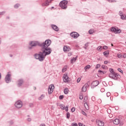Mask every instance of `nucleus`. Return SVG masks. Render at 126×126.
Segmentation results:
<instances>
[{
  "label": "nucleus",
  "instance_id": "nucleus-7",
  "mask_svg": "<svg viewBox=\"0 0 126 126\" xmlns=\"http://www.w3.org/2000/svg\"><path fill=\"white\" fill-rule=\"evenodd\" d=\"M15 106L18 109H20L23 106L22 101L19 100L15 102Z\"/></svg>",
  "mask_w": 126,
  "mask_h": 126
},
{
  "label": "nucleus",
  "instance_id": "nucleus-61",
  "mask_svg": "<svg viewBox=\"0 0 126 126\" xmlns=\"http://www.w3.org/2000/svg\"><path fill=\"white\" fill-rule=\"evenodd\" d=\"M92 99L93 100V101H94V100H95V97L93 96V97H92Z\"/></svg>",
  "mask_w": 126,
  "mask_h": 126
},
{
  "label": "nucleus",
  "instance_id": "nucleus-25",
  "mask_svg": "<svg viewBox=\"0 0 126 126\" xmlns=\"http://www.w3.org/2000/svg\"><path fill=\"white\" fill-rule=\"evenodd\" d=\"M43 6H48V0H46L45 3L42 4Z\"/></svg>",
  "mask_w": 126,
  "mask_h": 126
},
{
  "label": "nucleus",
  "instance_id": "nucleus-34",
  "mask_svg": "<svg viewBox=\"0 0 126 126\" xmlns=\"http://www.w3.org/2000/svg\"><path fill=\"white\" fill-rule=\"evenodd\" d=\"M109 71L110 73H114L115 72H114V69L113 68H110L109 69Z\"/></svg>",
  "mask_w": 126,
  "mask_h": 126
},
{
  "label": "nucleus",
  "instance_id": "nucleus-40",
  "mask_svg": "<svg viewBox=\"0 0 126 126\" xmlns=\"http://www.w3.org/2000/svg\"><path fill=\"white\" fill-rule=\"evenodd\" d=\"M109 2H116V0H108Z\"/></svg>",
  "mask_w": 126,
  "mask_h": 126
},
{
  "label": "nucleus",
  "instance_id": "nucleus-55",
  "mask_svg": "<svg viewBox=\"0 0 126 126\" xmlns=\"http://www.w3.org/2000/svg\"><path fill=\"white\" fill-rule=\"evenodd\" d=\"M122 56L123 57V58L124 59H126V53L123 54V55Z\"/></svg>",
  "mask_w": 126,
  "mask_h": 126
},
{
  "label": "nucleus",
  "instance_id": "nucleus-64",
  "mask_svg": "<svg viewBox=\"0 0 126 126\" xmlns=\"http://www.w3.org/2000/svg\"><path fill=\"white\" fill-rule=\"evenodd\" d=\"M9 56H10V58H12V57H13V56L12 54H10Z\"/></svg>",
  "mask_w": 126,
  "mask_h": 126
},
{
  "label": "nucleus",
  "instance_id": "nucleus-58",
  "mask_svg": "<svg viewBox=\"0 0 126 126\" xmlns=\"http://www.w3.org/2000/svg\"><path fill=\"white\" fill-rule=\"evenodd\" d=\"M53 0H48V5H49V3H50V2H51V1H53Z\"/></svg>",
  "mask_w": 126,
  "mask_h": 126
},
{
  "label": "nucleus",
  "instance_id": "nucleus-35",
  "mask_svg": "<svg viewBox=\"0 0 126 126\" xmlns=\"http://www.w3.org/2000/svg\"><path fill=\"white\" fill-rule=\"evenodd\" d=\"M118 71H119V72H121V73H124L123 70H122V69L120 68H118Z\"/></svg>",
  "mask_w": 126,
  "mask_h": 126
},
{
  "label": "nucleus",
  "instance_id": "nucleus-53",
  "mask_svg": "<svg viewBox=\"0 0 126 126\" xmlns=\"http://www.w3.org/2000/svg\"><path fill=\"white\" fill-rule=\"evenodd\" d=\"M9 124L10 125H13V121H9Z\"/></svg>",
  "mask_w": 126,
  "mask_h": 126
},
{
  "label": "nucleus",
  "instance_id": "nucleus-14",
  "mask_svg": "<svg viewBox=\"0 0 126 126\" xmlns=\"http://www.w3.org/2000/svg\"><path fill=\"white\" fill-rule=\"evenodd\" d=\"M51 27L53 30L58 32L59 31V28L56 25H51Z\"/></svg>",
  "mask_w": 126,
  "mask_h": 126
},
{
  "label": "nucleus",
  "instance_id": "nucleus-20",
  "mask_svg": "<svg viewBox=\"0 0 126 126\" xmlns=\"http://www.w3.org/2000/svg\"><path fill=\"white\" fill-rule=\"evenodd\" d=\"M84 106H85V109H86V110L89 109V107L88 106V104H87V103L85 102L84 103Z\"/></svg>",
  "mask_w": 126,
  "mask_h": 126
},
{
  "label": "nucleus",
  "instance_id": "nucleus-32",
  "mask_svg": "<svg viewBox=\"0 0 126 126\" xmlns=\"http://www.w3.org/2000/svg\"><path fill=\"white\" fill-rule=\"evenodd\" d=\"M89 34H93V33H94V31L92 30H90V31H89Z\"/></svg>",
  "mask_w": 126,
  "mask_h": 126
},
{
  "label": "nucleus",
  "instance_id": "nucleus-18",
  "mask_svg": "<svg viewBox=\"0 0 126 126\" xmlns=\"http://www.w3.org/2000/svg\"><path fill=\"white\" fill-rule=\"evenodd\" d=\"M18 87H20V86H22V84H23V80L20 79L18 81Z\"/></svg>",
  "mask_w": 126,
  "mask_h": 126
},
{
  "label": "nucleus",
  "instance_id": "nucleus-10",
  "mask_svg": "<svg viewBox=\"0 0 126 126\" xmlns=\"http://www.w3.org/2000/svg\"><path fill=\"white\" fill-rule=\"evenodd\" d=\"M110 30H111V31H112V32H114V33H121V31H120V30L118 28L112 27L111 28Z\"/></svg>",
  "mask_w": 126,
  "mask_h": 126
},
{
  "label": "nucleus",
  "instance_id": "nucleus-46",
  "mask_svg": "<svg viewBox=\"0 0 126 126\" xmlns=\"http://www.w3.org/2000/svg\"><path fill=\"white\" fill-rule=\"evenodd\" d=\"M71 112H72V113H73V112H74V111H75V108L74 107H73L71 109Z\"/></svg>",
  "mask_w": 126,
  "mask_h": 126
},
{
  "label": "nucleus",
  "instance_id": "nucleus-2",
  "mask_svg": "<svg viewBox=\"0 0 126 126\" xmlns=\"http://www.w3.org/2000/svg\"><path fill=\"white\" fill-rule=\"evenodd\" d=\"M30 45L31 46V47H36V46L38 45V46L41 47L42 48L48 45V39H46L45 41L43 43H41L38 41H32Z\"/></svg>",
  "mask_w": 126,
  "mask_h": 126
},
{
  "label": "nucleus",
  "instance_id": "nucleus-39",
  "mask_svg": "<svg viewBox=\"0 0 126 126\" xmlns=\"http://www.w3.org/2000/svg\"><path fill=\"white\" fill-rule=\"evenodd\" d=\"M71 126H78V125L77 123H72Z\"/></svg>",
  "mask_w": 126,
  "mask_h": 126
},
{
  "label": "nucleus",
  "instance_id": "nucleus-59",
  "mask_svg": "<svg viewBox=\"0 0 126 126\" xmlns=\"http://www.w3.org/2000/svg\"><path fill=\"white\" fill-rule=\"evenodd\" d=\"M27 121H28V122H31L32 119H31V118H28Z\"/></svg>",
  "mask_w": 126,
  "mask_h": 126
},
{
  "label": "nucleus",
  "instance_id": "nucleus-15",
  "mask_svg": "<svg viewBox=\"0 0 126 126\" xmlns=\"http://www.w3.org/2000/svg\"><path fill=\"white\" fill-rule=\"evenodd\" d=\"M78 56H76V57H74L72 59H71L70 60V63L72 64H73L74 63H75L76 62V60H77Z\"/></svg>",
  "mask_w": 126,
  "mask_h": 126
},
{
  "label": "nucleus",
  "instance_id": "nucleus-43",
  "mask_svg": "<svg viewBox=\"0 0 126 126\" xmlns=\"http://www.w3.org/2000/svg\"><path fill=\"white\" fill-rule=\"evenodd\" d=\"M80 80H81V79L80 78H78L77 80V83H79V82H80Z\"/></svg>",
  "mask_w": 126,
  "mask_h": 126
},
{
  "label": "nucleus",
  "instance_id": "nucleus-52",
  "mask_svg": "<svg viewBox=\"0 0 126 126\" xmlns=\"http://www.w3.org/2000/svg\"><path fill=\"white\" fill-rule=\"evenodd\" d=\"M100 92H105V89H104V88L101 89Z\"/></svg>",
  "mask_w": 126,
  "mask_h": 126
},
{
  "label": "nucleus",
  "instance_id": "nucleus-21",
  "mask_svg": "<svg viewBox=\"0 0 126 126\" xmlns=\"http://www.w3.org/2000/svg\"><path fill=\"white\" fill-rule=\"evenodd\" d=\"M64 94H68V89L67 88L64 89Z\"/></svg>",
  "mask_w": 126,
  "mask_h": 126
},
{
  "label": "nucleus",
  "instance_id": "nucleus-42",
  "mask_svg": "<svg viewBox=\"0 0 126 126\" xmlns=\"http://www.w3.org/2000/svg\"><path fill=\"white\" fill-rule=\"evenodd\" d=\"M64 110H65L66 112H68V106L65 107Z\"/></svg>",
  "mask_w": 126,
  "mask_h": 126
},
{
  "label": "nucleus",
  "instance_id": "nucleus-44",
  "mask_svg": "<svg viewBox=\"0 0 126 126\" xmlns=\"http://www.w3.org/2000/svg\"><path fill=\"white\" fill-rule=\"evenodd\" d=\"M59 99L60 100H62V99H63V95H60Z\"/></svg>",
  "mask_w": 126,
  "mask_h": 126
},
{
  "label": "nucleus",
  "instance_id": "nucleus-16",
  "mask_svg": "<svg viewBox=\"0 0 126 126\" xmlns=\"http://www.w3.org/2000/svg\"><path fill=\"white\" fill-rule=\"evenodd\" d=\"M63 50L64 51V52H69V51H70V48H69V47H67L66 46H64L63 47Z\"/></svg>",
  "mask_w": 126,
  "mask_h": 126
},
{
  "label": "nucleus",
  "instance_id": "nucleus-6",
  "mask_svg": "<svg viewBox=\"0 0 126 126\" xmlns=\"http://www.w3.org/2000/svg\"><path fill=\"white\" fill-rule=\"evenodd\" d=\"M11 77V74H7L5 77V81L6 83H9L11 82V79L10 77Z\"/></svg>",
  "mask_w": 126,
  "mask_h": 126
},
{
  "label": "nucleus",
  "instance_id": "nucleus-31",
  "mask_svg": "<svg viewBox=\"0 0 126 126\" xmlns=\"http://www.w3.org/2000/svg\"><path fill=\"white\" fill-rule=\"evenodd\" d=\"M121 19H123V20H125L126 18V16H125L123 15L121 16Z\"/></svg>",
  "mask_w": 126,
  "mask_h": 126
},
{
  "label": "nucleus",
  "instance_id": "nucleus-30",
  "mask_svg": "<svg viewBox=\"0 0 126 126\" xmlns=\"http://www.w3.org/2000/svg\"><path fill=\"white\" fill-rule=\"evenodd\" d=\"M20 5L19 4V3H17V4H16L15 5H14V7L15 8H18V7H19V6Z\"/></svg>",
  "mask_w": 126,
  "mask_h": 126
},
{
  "label": "nucleus",
  "instance_id": "nucleus-24",
  "mask_svg": "<svg viewBox=\"0 0 126 126\" xmlns=\"http://www.w3.org/2000/svg\"><path fill=\"white\" fill-rule=\"evenodd\" d=\"M104 56H108L109 55V51H106L103 52Z\"/></svg>",
  "mask_w": 126,
  "mask_h": 126
},
{
  "label": "nucleus",
  "instance_id": "nucleus-57",
  "mask_svg": "<svg viewBox=\"0 0 126 126\" xmlns=\"http://www.w3.org/2000/svg\"><path fill=\"white\" fill-rule=\"evenodd\" d=\"M29 106H30V107H33V103H30V104H29Z\"/></svg>",
  "mask_w": 126,
  "mask_h": 126
},
{
  "label": "nucleus",
  "instance_id": "nucleus-49",
  "mask_svg": "<svg viewBox=\"0 0 126 126\" xmlns=\"http://www.w3.org/2000/svg\"><path fill=\"white\" fill-rule=\"evenodd\" d=\"M103 49L104 50H107V49H108V46H104L103 47Z\"/></svg>",
  "mask_w": 126,
  "mask_h": 126
},
{
  "label": "nucleus",
  "instance_id": "nucleus-8",
  "mask_svg": "<svg viewBox=\"0 0 126 126\" xmlns=\"http://www.w3.org/2000/svg\"><path fill=\"white\" fill-rule=\"evenodd\" d=\"M70 36L74 39H76L79 36V34L76 32H72L70 34Z\"/></svg>",
  "mask_w": 126,
  "mask_h": 126
},
{
  "label": "nucleus",
  "instance_id": "nucleus-4",
  "mask_svg": "<svg viewBox=\"0 0 126 126\" xmlns=\"http://www.w3.org/2000/svg\"><path fill=\"white\" fill-rule=\"evenodd\" d=\"M120 76H121L120 74L116 72L111 73L109 74V77H110V78H112V79H114V80H117L118 78L120 77Z\"/></svg>",
  "mask_w": 126,
  "mask_h": 126
},
{
  "label": "nucleus",
  "instance_id": "nucleus-29",
  "mask_svg": "<svg viewBox=\"0 0 126 126\" xmlns=\"http://www.w3.org/2000/svg\"><path fill=\"white\" fill-rule=\"evenodd\" d=\"M51 44H52V41H51L50 39H48V47H49Z\"/></svg>",
  "mask_w": 126,
  "mask_h": 126
},
{
  "label": "nucleus",
  "instance_id": "nucleus-38",
  "mask_svg": "<svg viewBox=\"0 0 126 126\" xmlns=\"http://www.w3.org/2000/svg\"><path fill=\"white\" fill-rule=\"evenodd\" d=\"M88 99V97H87V96H85L84 97V101H85V102H86L87 101V99Z\"/></svg>",
  "mask_w": 126,
  "mask_h": 126
},
{
  "label": "nucleus",
  "instance_id": "nucleus-9",
  "mask_svg": "<svg viewBox=\"0 0 126 126\" xmlns=\"http://www.w3.org/2000/svg\"><path fill=\"white\" fill-rule=\"evenodd\" d=\"M98 85H99V81H94L92 83L91 88L94 89V88H95L96 86H98Z\"/></svg>",
  "mask_w": 126,
  "mask_h": 126
},
{
  "label": "nucleus",
  "instance_id": "nucleus-37",
  "mask_svg": "<svg viewBox=\"0 0 126 126\" xmlns=\"http://www.w3.org/2000/svg\"><path fill=\"white\" fill-rule=\"evenodd\" d=\"M5 14V11L0 12V15H3Z\"/></svg>",
  "mask_w": 126,
  "mask_h": 126
},
{
  "label": "nucleus",
  "instance_id": "nucleus-50",
  "mask_svg": "<svg viewBox=\"0 0 126 126\" xmlns=\"http://www.w3.org/2000/svg\"><path fill=\"white\" fill-rule=\"evenodd\" d=\"M79 99H80V100H82V99H83V95H80Z\"/></svg>",
  "mask_w": 126,
  "mask_h": 126
},
{
  "label": "nucleus",
  "instance_id": "nucleus-22",
  "mask_svg": "<svg viewBox=\"0 0 126 126\" xmlns=\"http://www.w3.org/2000/svg\"><path fill=\"white\" fill-rule=\"evenodd\" d=\"M91 67V66L90 65H87L84 67V69L86 70V69H89Z\"/></svg>",
  "mask_w": 126,
  "mask_h": 126
},
{
  "label": "nucleus",
  "instance_id": "nucleus-45",
  "mask_svg": "<svg viewBox=\"0 0 126 126\" xmlns=\"http://www.w3.org/2000/svg\"><path fill=\"white\" fill-rule=\"evenodd\" d=\"M82 113L83 115H84V116H87V114H86V113H85V112L83 111H82Z\"/></svg>",
  "mask_w": 126,
  "mask_h": 126
},
{
  "label": "nucleus",
  "instance_id": "nucleus-17",
  "mask_svg": "<svg viewBox=\"0 0 126 126\" xmlns=\"http://www.w3.org/2000/svg\"><path fill=\"white\" fill-rule=\"evenodd\" d=\"M120 123H121V121H120L119 119H116L113 120V124H114V125H119Z\"/></svg>",
  "mask_w": 126,
  "mask_h": 126
},
{
  "label": "nucleus",
  "instance_id": "nucleus-23",
  "mask_svg": "<svg viewBox=\"0 0 126 126\" xmlns=\"http://www.w3.org/2000/svg\"><path fill=\"white\" fill-rule=\"evenodd\" d=\"M51 53H52V49H51V48L48 47V55H50V54H51Z\"/></svg>",
  "mask_w": 126,
  "mask_h": 126
},
{
  "label": "nucleus",
  "instance_id": "nucleus-13",
  "mask_svg": "<svg viewBox=\"0 0 126 126\" xmlns=\"http://www.w3.org/2000/svg\"><path fill=\"white\" fill-rule=\"evenodd\" d=\"M89 85L88 84H85L84 86L82 88V91L83 92H86L87 90V87H88Z\"/></svg>",
  "mask_w": 126,
  "mask_h": 126
},
{
  "label": "nucleus",
  "instance_id": "nucleus-11",
  "mask_svg": "<svg viewBox=\"0 0 126 126\" xmlns=\"http://www.w3.org/2000/svg\"><path fill=\"white\" fill-rule=\"evenodd\" d=\"M68 76L67 75L64 74L63 76V81L65 83H67L69 82V80H68Z\"/></svg>",
  "mask_w": 126,
  "mask_h": 126
},
{
  "label": "nucleus",
  "instance_id": "nucleus-27",
  "mask_svg": "<svg viewBox=\"0 0 126 126\" xmlns=\"http://www.w3.org/2000/svg\"><path fill=\"white\" fill-rule=\"evenodd\" d=\"M117 57L119 59H122V58H123V55H122V54H117Z\"/></svg>",
  "mask_w": 126,
  "mask_h": 126
},
{
  "label": "nucleus",
  "instance_id": "nucleus-62",
  "mask_svg": "<svg viewBox=\"0 0 126 126\" xmlns=\"http://www.w3.org/2000/svg\"><path fill=\"white\" fill-rule=\"evenodd\" d=\"M85 47H88V43H87L85 44Z\"/></svg>",
  "mask_w": 126,
  "mask_h": 126
},
{
  "label": "nucleus",
  "instance_id": "nucleus-28",
  "mask_svg": "<svg viewBox=\"0 0 126 126\" xmlns=\"http://www.w3.org/2000/svg\"><path fill=\"white\" fill-rule=\"evenodd\" d=\"M66 118L67 119H69V118H70V114H69V112H67Z\"/></svg>",
  "mask_w": 126,
  "mask_h": 126
},
{
  "label": "nucleus",
  "instance_id": "nucleus-33",
  "mask_svg": "<svg viewBox=\"0 0 126 126\" xmlns=\"http://www.w3.org/2000/svg\"><path fill=\"white\" fill-rule=\"evenodd\" d=\"M101 66V65L100 64H97L95 66L96 69L99 68Z\"/></svg>",
  "mask_w": 126,
  "mask_h": 126
},
{
  "label": "nucleus",
  "instance_id": "nucleus-54",
  "mask_svg": "<svg viewBox=\"0 0 126 126\" xmlns=\"http://www.w3.org/2000/svg\"><path fill=\"white\" fill-rule=\"evenodd\" d=\"M78 126H83V124H82L81 123H78Z\"/></svg>",
  "mask_w": 126,
  "mask_h": 126
},
{
  "label": "nucleus",
  "instance_id": "nucleus-26",
  "mask_svg": "<svg viewBox=\"0 0 126 126\" xmlns=\"http://www.w3.org/2000/svg\"><path fill=\"white\" fill-rule=\"evenodd\" d=\"M65 106L63 104H61L60 105V108L62 109V110H64V107Z\"/></svg>",
  "mask_w": 126,
  "mask_h": 126
},
{
  "label": "nucleus",
  "instance_id": "nucleus-3",
  "mask_svg": "<svg viewBox=\"0 0 126 126\" xmlns=\"http://www.w3.org/2000/svg\"><path fill=\"white\" fill-rule=\"evenodd\" d=\"M67 3H68V1L67 0H63L60 3V6L62 9H66L67 8Z\"/></svg>",
  "mask_w": 126,
  "mask_h": 126
},
{
  "label": "nucleus",
  "instance_id": "nucleus-56",
  "mask_svg": "<svg viewBox=\"0 0 126 126\" xmlns=\"http://www.w3.org/2000/svg\"><path fill=\"white\" fill-rule=\"evenodd\" d=\"M71 55H72V54L71 53V52H69L68 54V57H70L71 56Z\"/></svg>",
  "mask_w": 126,
  "mask_h": 126
},
{
  "label": "nucleus",
  "instance_id": "nucleus-1",
  "mask_svg": "<svg viewBox=\"0 0 126 126\" xmlns=\"http://www.w3.org/2000/svg\"><path fill=\"white\" fill-rule=\"evenodd\" d=\"M48 55V45L41 48V52L38 54H34V58L36 60H38L39 62H43L45 59V57Z\"/></svg>",
  "mask_w": 126,
  "mask_h": 126
},
{
  "label": "nucleus",
  "instance_id": "nucleus-60",
  "mask_svg": "<svg viewBox=\"0 0 126 126\" xmlns=\"http://www.w3.org/2000/svg\"><path fill=\"white\" fill-rule=\"evenodd\" d=\"M104 64H107V63H108V61H104Z\"/></svg>",
  "mask_w": 126,
  "mask_h": 126
},
{
  "label": "nucleus",
  "instance_id": "nucleus-48",
  "mask_svg": "<svg viewBox=\"0 0 126 126\" xmlns=\"http://www.w3.org/2000/svg\"><path fill=\"white\" fill-rule=\"evenodd\" d=\"M119 15H120V16H122L123 15H124V14H123V12H122L121 11H119Z\"/></svg>",
  "mask_w": 126,
  "mask_h": 126
},
{
  "label": "nucleus",
  "instance_id": "nucleus-63",
  "mask_svg": "<svg viewBox=\"0 0 126 126\" xmlns=\"http://www.w3.org/2000/svg\"><path fill=\"white\" fill-rule=\"evenodd\" d=\"M40 126H45V124H41Z\"/></svg>",
  "mask_w": 126,
  "mask_h": 126
},
{
  "label": "nucleus",
  "instance_id": "nucleus-47",
  "mask_svg": "<svg viewBox=\"0 0 126 126\" xmlns=\"http://www.w3.org/2000/svg\"><path fill=\"white\" fill-rule=\"evenodd\" d=\"M101 48H102V46H98L97 47V50H98V51H102V49H101Z\"/></svg>",
  "mask_w": 126,
  "mask_h": 126
},
{
  "label": "nucleus",
  "instance_id": "nucleus-36",
  "mask_svg": "<svg viewBox=\"0 0 126 126\" xmlns=\"http://www.w3.org/2000/svg\"><path fill=\"white\" fill-rule=\"evenodd\" d=\"M106 95H107V97H109V96H111V93L110 92H107L106 93Z\"/></svg>",
  "mask_w": 126,
  "mask_h": 126
},
{
  "label": "nucleus",
  "instance_id": "nucleus-19",
  "mask_svg": "<svg viewBox=\"0 0 126 126\" xmlns=\"http://www.w3.org/2000/svg\"><path fill=\"white\" fill-rule=\"evenodd\" d=\"M43 98H45V94H42L39 97H38V100L41 101V100H43Z\"/></svg>",
  "mask_w": 126,
  "mask_h": 126
},
{
  "label": "nucleus",
  "instance_id": "nucleus-41",
  "mask_svg": "<svg viewBox=\"0 0 126 126\" xmlns=\"http://www.w3.org/2000/svg\"><path fill=\"white\" fill-rule=\"evenodd\" d=\"M66 71V68H63L62 69V72H65Z\"/></svg>",
  "mask_w": 126,
  "mask_h": 126
},
{
  "label": "nucleus",
  "instance_id": "nucleus-51",
  "mask_svg": "<svg viewBox=\"0 0 126 126\" xmlns=\"http://www.w3.org/2000/svg\"><path fill=\"white\" fill-rule=\"evenodd\" d=\"M98 72H99L100 73H101V72L102 73H103V74H104L105 73L104 72H103V71L100 70H99L98 71Z\"/></svg>",
  "mask_w": 126,
  "mask_h": 126
},
{
  "label": "nucleus",
  "instance_id": "nucleus-12",
  "mask_svg": "<svg viewBox=\"0 0 126 126\" xmlns=\"http://www.w3.org/2000/svg\"><path fill=\"white\" fill-rule=\"evenodd\" d=\"M96 125L98 126H104V125H105V123L103 121L99 120H96Z\"/></svg>",
  "mask_w": 126,
  "mask_h": 126
},
{
  "label": "nucleus",
  "instance_id": "nucleus-5",
  "mask_svg": "<svg viewBox=\"0 0 126 126\" xmlns=\"http://www.w3.org/2000/svg\"><path fill=\"white\" fill-rule=\"evenodd\" d=\"M54 89H55V86H54V85L51 84L49 85L48 89V94H52V93L54 92Z\"/></svg>",
  "mask_w": 126,
  "mask_h": 126
}]
</instances>
